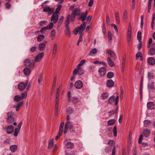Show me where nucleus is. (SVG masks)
<instances>
[{"label":"nucleus","mask_w":155,"mask_h":155,"mask_svg":"<svg viewBox=\"0 0 155 155\" xmlns=\"http://www.w3.org/2000/svg\"><path fill=\"white\" fill-rule=\"evenodd\" d=\"M23 71L24 74L26 75H29L31 72L30 69L28 68H25L23 70Z\"/></svg>","instance_id":"a878e982"},{"label":"nucleus","mask_w":155,"mask_h":155,"mask_svg":"<svg viewBox=\"0 0 155 155\" xmlns=\"http://www.w3.org/2000/svg\"><path fill=\"white\" fill-rule=\"evenodd\" d=\"M6 130L7 134H11L14 131V127L12 125L8 126L6 127Z\"/></svg>","instance_id":"dca6fc26"},{"label":"nucleus","mask_w":155,"mask_h":155,"mask_svg":"<svg viewBox=\"0 0 155 155\" xmlns=\"http://www.w3.org/2000/svg\"><path fill=\"white\" fill-rule=\"evenodd\" d=\"M64 125V123L63 122H61L59 126V130H63Z\"/></svg>","instance_id":"bf43d9fd"},{"label":"nucleus","mask_w":155,"mask_h":155,"mask_svg":"<svg viewBox=\"0 0 155 155\" xmlns=\"http://www.w3.org/2000/svg\"><path fill=\"white\" fill-rule=\"evenodd\" d=\"M56 81H54V82L53 84V85H52V90H53V91L52 94L54 92V91L55 86H56Z\"/></svg>","instance_id":"e2e57ef3"},{"label":"nucleus","mask_w":155,"mask_h":155,"mask_svg":"<svg viewBox=\"0 0 155 155\" xmlns=\"http://www.w3.org/2000/svg\"><path fill=\"white\" fill-rule=\"evenodd\" d=\"M141 33L140 31H139L137 33V39L140 42L141 41Z\"/></svg>","instance_id":"a19ab883"},{"label":"nucleus","mask_w":155,"mask_h":155,"mask_svg":"<svg viewBox=\"0 0 155 155\" xmlns=\"http://www.w3.org/2000/svg\"><path fill=\"white\" fill-rule=\"evenodd\" d=\"M77 67V68L75 69L73 72L74 75L78 74L79 75H81L84 73V71L83 69L81 68L80 67L78 68Z\"/></svg>","instance_id":"6e6552de"},{"label":"nucleus","mask_w":155,"mask_h":155,"mask_svg":"<svg viewBox=\"0 0 155 155\" xmlns=\"http://www.w3.org/2000/svg\"><path fill=\"white\" fill-rule=\"evenodd\" d=\"M78 98L76 97H72L71 98V101H72L74 102H76L78 100Z\"/></svg>","instance_id":"5fc2aeb1"},{"label":"nucleus","mask_w":155,"mask_h":155,"mask_svg":"<svg viewBox=\"0 0 155 155\" xmlns=\"http://www.w3.org/2000/svg\"><path fill=\"white\" fill-rule=\"evenodd\" d=\"M85 62L86 61L85 60L83 59L80 62V63L77 66L78 68L80 67L81 66H82Z\"/></svg>","instance_id":"09e8293b"},{"label":"nucleus","mask_w":155,"mask_h":155,"mask_svg":"<svg viewBox=\"0 0 155 155\" xmlns=\"http://www.w3.org/2000/svg\"><path fill=\"white\" fill-rule=\"evenodd\" d=\"M80 11L81 10L79 8H75L73 9L71 13L74 15H77L79 16L80 15Z\"/></svg>","instance_id":"aec40b11"},{"label":"nucleus","mask_w":155,"mask_h":155,"mask_svg":"<svg viewBox=\"0 0 155 155\" xmlns=\"http://www.w3.org/2000/svg\"><path fill=\"white\" fill-rule=\"evenodd\" d=\"M21 100H22L21 96L19 95H16L14 98V100L16 102H19Z\"/></svg>","instance_id":"2f4dec72"},{"label":"nucleus","mask_w":155,"mask_h":155,"mask_svg":"<svg viewBox=\"0 0 155 155\" xmlns=\"http://www.w3.org/2000/svg\"><path fill=\"white\" fill-rule=\"evenodd\" d=\"M119 101V96H117L116 98L114 95H112L108 99V103L110 104H113L115 103V106H117L118 103Z\"/></svg>","instance_id":"39448f33"},{"label":"nucleus","mask_w":155,"mask_h":155,"mask_svg":"<svg viewBox=\"0 0 155 155\" xmlns=\"http://www.w3.org/2000/svg\"><path fill=\"white\" fill-rule=\"evenodd\" d=\"M74 86L77 89H80L83 86V83L81 81L78 80L75 83Z\"/></svg>","instance_id":"9b49d317"},{"label":"nucleus","mask_w":155,"mask_h":155,"mask_svg":"<svg viewBox=\"0 0 155 155\" xmlns=\"http://www.w3.org/2000/svg\"><path fill=\"white\" fill-rule=\"evenodd\" d=\"M74 151L67 152L66 153V155H74Z\"/></svg>","instance_id":"338daca9"},{"label":"nucleus","mask_w":155,"mask_h":155,"mask_svg":"<svg viewBox=\"0 0 155 155\" xmlns=\"http://www.w3.org/2000/svg\"><path fill=\"white\" fill-rule=\"evenodd\" d=\"M46 42H43L40 43L38 45V48L40 51H42L44 50L45 47Z\"/></svg>","instance_id":"412c9836"},{"label":"nucleus","mask_w":155,"mask_h":155,"mask_svg":"<svg viewBox=\"0 0 155 155\" xmlns=\"http://www.w3.org/2000/svg\"><path fill=\"white\" fill-rule=\"evenodd\" d=\"M108 38L109 41H111L112 39V38L111 32L110 31L108 32Z\"/></svg>","instance_id":"13d9d810"},{"label":"nucleus","mask_w":155,"mask_h":155,"mask_svg":"<svg viewBox=\"0 0 155 155\" xmlns=\"http://www.w3.org/2000/svg\"><path fill=\"white\" fill-rule=\"evenodd\" d=\"M68 130H69L70 132L74 131V129L71 123L69 121H67L65 125L64 133L65 134L67 133Z\"/></svg>","instance_id":"7ed1b4c3"},{"label":"nucleus","mask_w":155,"mask_h":155,"mask_svg":"<svg viewBox=\"0 0 155 155\" xmlns=\"http://www.w3.org/2000/svg\"><path fill=\"white\" fill-rule=\"evenodd\" d=\"M15 114V113L12 111L9 112L8 113V117L7 119V121L8 123L11 124L14 121L15 118L13 116Z\"/></svg>","instance_id":"20e7f679"},{"label":"nucleus","mask_w":155,"mask_h":155,"mask_svg":"<svg viewBox=\"0 0 155 155\" xmlns=\"http://www.w3.org/2000/svg\"><path fill=\"white\" fill-rule=\"evenodd\" d=\"M47 29H48L46 27H44L41 29L40 32L42 34H43L45 33V31Z\"/></svg>","instance_id":"6e6d98bb"},{"label":"nucleus","mask_w":155,"mask_h":155,"mask_svg":"<svg viewBox=\"0 0 155 155\" xmlns=\"http://www.w3.org/2000/svg\"><path fill=\"white\" fill-rule=\"evenodd\" d=\"M58 49V45L57 43H54L53 46L52 50V56H55L56 54Z\"/></svg>","instance_id":"2eb2a0df"},{"label":"nucleus","mask_w":155,"mask_h":155,"mask_svg":"<svg viewBox=\"0 0 155 155\" xmlns=\"http://www.w3.org/2000/svg\"><path fill=\"white\" fill-rule=\"evenodd\" d=\"M117 108L116 110H111L108 113V114L109 116H111L113 114L115 113H116L117 111Z\"/></svg>","instance_id":"de8ad7c7"},{"label":"nucleus","mask_w":155,"mask_h":155,"mask_svg":"<svg viewBox=\"0 0 155 155\" xmlns=\"http://www.w3.org/2000/svg\"><path fill=\"white\" fill-rule=\"evenodd\" d=\"M147 61L148 63L150 65H153L155 64V60L153 57L149 58Z\"/></svg>","instance_id":"4be33fe9"},{"label":"nucleus","mask_w":155,"mask_h":155,"mask_svg":"<svg viewBox=\"0 0 155 155\" xmlns=\"http://www.w3.org/2000/svg\"><path fill=\"white\" fill-rule=\"evenodd\" d=\"M99 72L101 76L105 75L106 73V69L104 67H101L99 70Z\"/></svg>","instance_id":"6ab92c4d"},{"label":"nucleus","mask_w":155,"mask_h":155,"mask_svg":"<svg viewBox=\"0 0 155 155\" xmlns=\"http://www.w3.org/2000/svg\"><path fill=\"white\" fill-rule=\"evenodd\" d=\"M107 52L113 58L114 60H115L116 59L117 57L116 54L111 50L109 49L107 50Z\"/></svg>","instance_id":"f8f14e48"},{"label":"nucleus","mask_w":155,"mask_h":155,"mask_svg":"<svg viewBox=\"0 0 155 155\" xmlns=\"http://www.w3.org/2000/svg\"><path fill=\"white\" fill-rule=\"evenodd\" d=\"M110 19L109 16L108 15H107L106 16V23L108 26H110Z\"/></svg>","instance_id":"3c124183"},{"label":"nucleus","mask_w":155,"mask_h":155,"mask_svg":"<svg viewBox=\"0 0 155 155\" xmlns=\"http://www.w3.org/2000/svg\"><path fill=\"white\" fill-rule=\"evenodd\" d=\"M97 51L96 48H93L90 52V54L91 55L93 56V54H96Z\"/></svg>","instance_id":"79ce46f5"},{"label":"nucleus","mask_w":155,"mask_h":155,"mask_svg":"<svg viewBox=\"0 0 155 155\" xmlns=\"http://www.w3.org/2000/svg\"><path fill=\"white\" fill-rule=\"evenodd\" d=\"M70 15L69 14L66 18V20L65 22V26L66 27L65 31L66 35L68 37H70L71 36V33L70 31V27L69 26V25L70 23Z\"/></svg>","instance_id":"f257e3e1"},{"label":"nucleus","mask_w":155,"mask_h":155,"mask_svg":"<svg viewBox=\"0 0 155 155\" xmlns=\"http://www.w3.org/2000/svg\"><path fill=\"white\" fill-rule=\"evenodd\" d=\"M44 53L43 52L38 54L36 55L35 58V62H38L42 59L44 57Z\"/></svg>","instance_id":"9d476101"},{"label":"nucleus","mask_w":155,"mask_h":155,"mask_svg":"<svg viewBox=\"0 0 155 155\" xmlns=\"http://www.w3.org/2000/svg\"><path fill=\"white\" fill-rule=\"evenodd\" d=\"M87 14V11H86L84 13H82L78 19L82 21H84L86 19Z\"/></svg>","instance_id":"ddd939ff"},{"label":"nucleus","mask_w":155,"mask_h":155,"mask_svg":"<svg viewBox=\"0 0 155 155\" xmlns=\"http://www.w3.org/2000/svg\"><path fill=\"white\" fill-rule=\"evenodd\" d=\"M127 17V12L126 10L124 11L123 14V20L124 21H126Z\"/></svg>","instance_id":"ea45409f"},{"label":"nucleus","mask_w":155,"mask_h":155,"mask_svg":"<svg viewBox=\"0 0 155 155\" xmlns=\"http://www.w3.org/2000/svg\"><path fill=\"white\" fill-rule=\"evenodd\" d=\"M41 7L43 9V11L44 12H48L49 14H51L54 12V9L51 8L49 6H44V3L42 4Z\"/></svg>","instance_id":"0eeeda50"},{"label":"nucleus","mask_w":155,"mask_h":155,"mask_svg":"<svg viewBox=\"0 0 155 155\" xmlns=\"http://www.w3.org/2000/svg\"><path fill=\"white\" fill-rule=\"evenodd\" d=\"M76 16L74 15L71 13V20L72 21H74Z\"/></svg>","instance_id":"052dcab7"},{"label":"nucleus","mask_w":155,"mask_h":155,"mask_svg":"<svg viewBox=\"0 0 155 155\" xmlns=\"http://www.w3.org/2000/svg\"><path fill=\"white\" fill-rule=\"evenodd\" d=\"M24 63L26 66L28 67L31 68H34L35 67V62L33 61H31L29 59L25 60Z\"/></svg>","instance_id":"423d86ee"},{"label":"nucleus","mask_w":155,"mask_h":155,"mask_svg":"<svg viewBox=\"0 0 155 155\" xmlns=\"http://www.w3.org/2000/svg\"><path fill=\"white\" fill-rule=\"evenodd\" d=\"M37 49V47L36 46H34L33 47H32L30 49V51L32 52H34Z\"/></svg>","instance_id":"0e129e2a"},{"label":"nucleus","mask_w":155,"mask_h":155,"mask_svg":"<svg viewBox=\"0 0 155 155\" xmlns=\"http://www.w3.org/2000/svg\"><path fill=\"white\" fill-rule=\"evenodd\" d=\"M21 97L22 100L24 98H25L27 95V92L26 91H25L24 92L22 93L21 94Z\"/></svg>","instance_id":"37998d69"},{"label":"nucleus","mask_w":155,"mask_h":155,"mask_svg":"<svg viewBox=\"0 0 155 155\" xmlns=\"http://www.w3.org/2000/svg\"><path fill=\"white\" fill-rule=\"evenodd\" d=\"M86 27V23L84 21L81 25L78 27L75 28L73 31V33L74 35H76L78 33L79 34H81L84 30Z\"/></svg>","instance_id":"f03ea898"},{"label":"nucleus","mask_w":155,"mask_h":155,"mask_svg":"<svg viewBox=\"0 0 155 155\" xmlns=\"http://www.w3.org/2000/svg\"><path fill=\"white\" fill-rule=\"evenodd\" d=\"M54 145V139H52L50 140L48 143V149H51Z\"/></svg>","instance_id":"c85d7f7f"},{"label":"nucleus","mask_w":155,"mask_h":155,"mask_svg":"<svg viewBox=\"0 0 155 155\" xmlns=\"http://www.w3.org/2000/svg\"><path fill=\"white\" fill-rule=\"evenodd\" d=\"M154 82L152 81H150L148 84L147 88L148 89L155 90L154 84Z\"/></svg>","instance_id":"a211bd4d"},{"label":"nucleus","mask_w":155,"mask_h":155,"mask_svg":"<svg viewBox=\"0 0 155 155\" xmlns=\"http://www.w3.org/2000/svg\"><path fill=\"white\" fill-rule=\"evenodd\" d=\"M143 134L146 137H148L150 134V130L148 129L144 130L143 132Z\"/></svg>","instance_id":"7c9ffc66"},{"label":"nucleus","mask_w":155,"mask_h":155,"mask_svg":"<svg viewBox=\"0 0 155 155\" xmlns=\"http://www.w3.org/2000/svg\"><path fill=\"white\" fill-rule=\"evenodd\" d=\"M111 26L114 27L116 32L117 33L118 32V30L117 27V25L115 24H112L111 25Z\"/></svg>","instance_id":"680f3d73"},{"label":"nucleus","mask_w":155,"mask_h":155,"mask_svg":"<svg viewBox=\"0 0 155 155\" xmlns=\"http://www.w3.org/2000/svg\"><path fill=\"white\" fill-rule=\"evenodd\" d=\"M18 146L16 145L11 146L10 147V149L12 152H15L17 150Z\"/></svg>","instance_id":"bb28decb"},{"label":"nucleus","mask_w":155,"mask_h":155,"mask_svg":"<svg viewBox=\"0 0 155 155\" xmlns=\"http://www.w3.org/2000/svg\"><path fill=\"white\" fill-rule=\"evenodd\" d=\"M56 32L55 30L53 29L51 32V36L52 40H53L55 36Z\"/></svg>","instance_id":"4c0bfd02"},{"label":"nucleus","mask_w":155,"mask_h":155,"mask_svg":"<svg viewBox=\"0 0 155 155\" xmlns=\"http://www.w3.org/2000/svg\"><path fill=\"white\" fill-rule=\"evenodd\" d=\"M45 36L42 35H38L37 38V40L38 42H41L45 38Z\"/></svg>","instance_id":"72a5a7b5"},{"label":"nucleus","mask_w":155,"mask_h":155,"mask_svg":"<svg viewBox=\"0 0 155 155\" xmlns=\"http://www.w3.org/2000/svg\"><path fill=\"white\" fill-rule=\"evenodd\" d=\"M28 82L26 84H25L23 82L20 83L18 85V88L20 90L23 91L25 88Z\"/></svg>","instance_id":"f3484780"},{"label":"nucleus","mask_w":155,"mask_h":155,"mask_svg":"<svg viewBox=\"0 0 155 155\" xmlns=\"http://www.w3.org/2000/svg\"><path fill=\"white\" fill-rule=\"evenodd\" d=\"M115 120L114 119L110 120L108 121L107 124L109 126L113 125L115 123Z\"/></svg>","instance_id":"58836bf2"},{"label":"nucleus","mask_w":155,"mask_h":155,"mask_svg":"<svg viewBox=\"0 0 155 155\" xmlns=\"http://www.w3.org/2000/svg\"><path fill=\"white\" fill-rule=\"evenodd\" d=\"M59 92H57L56 93V95L55 100V114H57L58 112V98L59 97Z\"/></svg>","instance_id":"1a4fd4ad"},{"label":"nucleus","mask_w":155,"mask_h":155,"mask_svg":"<svg viewBox=\"0 0 155 155\" xmlns=\"http://www.w3.org/2000/svg\"><path fill=\"white\" fill-rule=\"evenodd\" d=\"M109 96V94L107 92H104L102 94L101 97L103 100H106L107 98Z\"/></svg>","instance_id":"cd10ccee"},{"label":"nucleus","mask_w":155,"mask_h":155,"mask_svg":"<svg viewBox=\"0 0 155 155\" xmlns=\"http://www.w3.org/2000/svg\"><path fill=\"white\" fill-rule=\"evenodd\" d=\"M23 104V102L22 101H21L20 103H18L16 106H14V107H15L16 108V111H18L19 110L20 107L22 106Z\"/></svg>","instance_id":"473e14b6"},{"label":"nucleus","mask_w":155,"mask_h":155,"mask_svg":"<svg viewBox=\"0 0 155 155\" xmlns=\"http://www.w3.org/2000/svg\"><path fill=\"white\" fill-rule=\"evenodd\" d=\"M57 7L56 9L55 13L57 14L60 12L62 7V5L59 4H57Z\"/></svg>","instance_id":"e433bc0d"},{"label":"nucleus","mask_w":155,"mask_h":155,"mask_svg":"<svg viewBox=\"0 0 155 155\" xmlns=\"http://www.w3.org/2000/svg\"><path fill=\"white\" fill-rule=\"evenodd\" d=\"M154 104L153 102H149L147 104V107L150 109H153L154 108Z\"/></svg>","instance_id":"c756f323"},{"label":"nucleus","mask_w":155,"mask_h":155,"mask_svg":"<svg viewBox=\"0 0 155 155\" xmlns=\"http://www.w3.org/2000/svg\"><path fill=\"white\" fill-rule=\"evenodd\" d=\"M142 55L141 52H138L136 54V58L137 59L139 57H140Z\"/></svg>","instance_id":"774afa93"},{"label":"nucleus","mask_w":155,"mask_h":155,"mask_svg":"<svg viewBox=\"0 0 155 155\" xmlns=\"http://www.w3.org/2000/svg\"><path fill=\"white\" fill-rule=\"evenodd\" d=\"M151 123L150 120H145L143 121L144 126L146 127H148L150 126Z\"/></svg>","instance_id":"393cba45"},{"label":"nucleus","mask_w":155,"mask_h":155,"mask_svg":"<svg viewBox=\"0 0 155 155\" xmlns=\"http://www.w3.org/2000/svg\"><path fill=\"white\" fill-rule=\"evenodd\" d=\"M131 31H130L129 30L127 32V37H128V41H130V40L131 38Z\"/></svg>","instance_id":"8fccbe9b"},{"label":"nucleus","mask_w":155,"mask_h":155,"mask_svg":"<svg viewBox=\"0 0 155 155\" xmlns=\"http://www.w3.org/2000/svg\"><path fill=\"white\" fill-rule=\"evenodd\" d=\"M20 130L18 128H15V131L14 134V135L15 137L17 136L18 134L19 133Z\"/></svg>","instance_id":"a18cd8bd"},{"label":"nucleus","mask_w":155,"mask_h":155,"mask_svg":"<svg viewBox=\"0 0 155 155\" xmlns=\"http://www.w3.org/2000/svg\"><path fill=\"white\" fill-rule=\"evenodd\" d=\"M5 6L6 8L9 9L11 7V5L9 2H7L6 3Z\"/></svg>","instance_id":"69168bd1"},{"label":"nucleus","mask_w":155,"mask_h":155,"mask_svg":"<svg viewBox=\"0 0 155 155\" xmlns=\"http://www.w3.org/2000/svg\"><path fill=\"white\" fill-rule=\"evenodd\" d=\"M58 18V15L57 14L54 13L51 17V21H53V23H56L57 21Z\"/></svg>","instance_id":"4468645a"},{"label":"nucleus","mask_w":155,"mask_h":155,"mask_svg":"<svg viewBox=\"0 0 155 155\" xmlns=\"http://www.w3.org/2000/svg\"><path fill=\"white\" fill-rule=\"evenodd\" d=\"M66 146L68 148L71 149L73 147L74 144L71 142H68L66 144Z\"/></svg>","instance_id":"c9c22d12"},{"label":"nucleus","mask_w":155,"mask_h":155,"mask_svg":"<svg viewBox=\"0 0 155 155\" xmlns=\"http://www.w3.org/2000/svg\"><path fill=\"white\" fill-rule=\"evenodd\" d=\"M148 54L150 55H153L155 54V48H151L149 50Z\"/></svg>","instance_id":"f704fd0d"},{"label":"nucleus","mask_w":155,"mask_h":155,"mask_svg":"<svg viewBox=\"0 0 155 155\" xmlns=\"http://www.w3.org/2000/svg\"><path fill=\"white\" fill-rule=\"evenodd\" d=\"M114 85V82L111 79L108 80L107 82V86L108 87H113Z\"/></svg>","instance_id":"5701e85b"},{"label":"nucleus","mask_w":155,"mask_h":155,"mask_svg":"<svg viewBox=\"0 0 155 155\" xmlns=\"http://www.w3.org/2000/svg\"><path fill=\"white\" fill-rule=\"evenodd\" d=\"M107 61L109 65L111 67H114L115 66V64L110 57H108L107 58Z\"/></svg>","instance_id":"b1692460"},{"label":"nucleus","mask_w":155,"mask_h":155,"mask_svg":"<svg viewBox=\"0 0 155 155\" xmlns=\"http://www.w3.org/2000/svg\"><path fill=\"white\" fill-rule=\"evenodd\" d=\"M113 131L114 132V137H116L117 136V126H115L114 127Z\"/></svg>","instance_id":"603ef678"},{"label":"nucleus","mask_w":155,"mask_h":155,"mask_svg":"<svg viewBox=\"0 0 155 155\" xmlns=\"http://www.w3.org/2000/svg\"><path fill=\"white\" fill-rule=\"evenodd\" d=\"M67 112L70 114H71L74 111V110L71 107H68L67 110Z\"/></svg>","instance_id":"4d7b16f0"},{"label":"nucleus","mask_w":155,"mask_h":155,"mask_svg":"<svg viewBox=\"0 0 155 155\" xmlns=\"http://www.w3.org/2000/svg\"><path fill=\"white\" fill-rule=\"evenodd\" d=\"M147 77L149 79H153L154 78V76L153 74L150 72H148Z\"/></svg>","instance_id":"49530a36"},{"label":"nucleus","mask_w":155,"mask_h":155,"mask_svg":"<svg viewBox=\"0 0 155 155\" xmlns=\"http://www.w3.org/2000/svg\"><path fill=\"white\" fill-rule=\"evenodd\" d=\"M107 77L109 78H112L114 76V73L112 72H109L107 74Z\"/></svg>","instance_id":"c03bdc74"},{"label":"nucleus","mask_w":155,"mask_h":155,"mask_svg":"<svg viewBox=\"0 0 155 155\" xmlns=\"http://www.w3.org/2000/svg\"><path fill=\"white\" fill-rule=\"evenodd\" d=\"M53 26V22H51L48 24L46 27L48 29H51L52 28Z\"/></svg>","instance_id":"864d4df0"}]
</instances>
